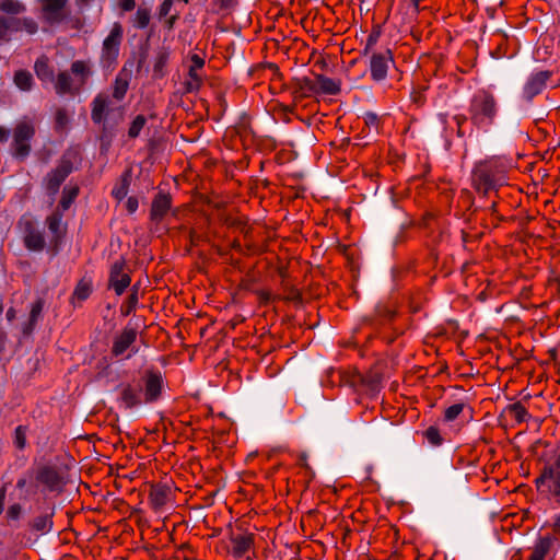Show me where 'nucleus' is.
I'll use <instances>...</instances> for the list:
<instances>
[{
	"instance_id": "nucleus-37",
	"label": "nucleus",
	"mask_w": 560,
	"mask_h": 560,
	"mask_svg": "<svg viewBox=\"0 0 560 560\" xmlns=\"http://www.w3.org/2000/svg\"><path fill=\"white\" fill-rule=\"evenodd\" d=\"M15 444L19 448H23L25 445V431L22 427L15 430Z\"/></svg>"
},
{
	"instance_id": "nucleus-42",
	"label": "nucleus",
	"mask_w": 560,
	"mask_h": 560,
	"mask_svg": "<svg viewBox=\"0 0 560 560\" xmlns=\"http://www.w3.org/2000/svg\"><path fill=\"white\" fill-rule=\"evenodd\" d=\"M113 195L117 198V199H122L126 195H127V187L125 184L120 185L119 187H116L114 188L113 190Z\"/></svg>"
},
{
	"instance_id": "nucleus-31",
	"label": "nucleus",
	"mask_w": 560,
	"mask_h": 560,
	"mask_svg": "<svg viewBox=\"0 0 560 560\" xmlns=\"http://www.w3.org/2000/svg\"><path fill=\"white\" fill-rule=\"evenodd\" d=\"M144 124H145V118L142 115L137 116L133 119V121L129 128V131H128L129 137H131V138L138 137L140 131L142 130Z\"/></svg>"
},
{
	"instance_id": "nucleus-3",
	"label": "nucleus",
	"mask_w": 560,
	"mask_h": 560,
	"mask_svg": "<svg viewBox=\"0 0 560 560\" xmlns=\"http://www.w3.org/2000/svg\"><path fill=\"white\" fill-rule=\"evenodd\" d=\"M498 113V104L494 96L486 91L476 93L470 104V116L478 128L488 129Z\"/></svg>"
},
{
	"instance_id": "nucleus-47",
	"label": "nucleus",
	"mask_w": 560,
	"mask_h": 560,
	"mask_svg": "<svg viewBox=\"0 0 560 560\" xmlns=\"http://www.w3.org/2000/svg\"><path fill=\"white\" fill-rule=\"evenodd\" d=\"M377 36L376 35H370L368 39V46H372L376 43Z\"/></svg>"
},
{
	"instance_id": "nucleus-35",
	"label": "nucleus",
	"mask_w": 560,
	"mask_h": 560,
	"mask_svg": "<svg viewBox=\"0 0 560 560\" xmlns=\"http://www.w3.org/2000/svg\"><path fill=\"white\" fill-rule=\"evenodd\" d=\"M172 7H173V1L172 0H164L162 2V4L160 5V8H159V16H160V19L166 18L170 14V12H171Z\"/></svg>"
},
{
	"instance_id": "nucleus-9",
	"label": "nucleus",
	"mask_w": 560,
	"mask_h": 560,
	"mask_svg": "<svg viewBox=\"0 0 560 560\" xmlns=\"http://www.w3.org/2000/svg\"><path fill=\"white\" fill-rule=\"evenodd\" d=\"M302 89L310 94L335 95L339 92V84L330 78L317 74L313 80L304 79Z\"/></svg>"
},
{
	"instance_id": "nucleus-18",
	"label": "nucleus",
	"mask_w": 560,
	"mask_h": 560,
	"mask_svg": "<svg viewBox=\"0 0 560 560\" xmlns=\"http://www.w3.org/2000/svg\"><path fill=\"white\" fill-rule=\"evenodd\" d=\"M205 61L198 55H192L189 65V79L187 81V90L189 92L199 89L201 84V77L199 71L202 69Z\"/></svg>"
},
{
	"instance_id": "nucleus-36",
	"label": "nucleus",
	"mask_w": 560,
	"mask_h": 560,
	"mask_svg": "<svg viewBox=\"0 0 560 560\" xmlns=\"http://www.w3.org/2000/svg\"><path fill=\"white\" fill-rule=\"evenodd\" d=\"M89 293H90V288L86 283H80L75 291H74V295L79 299V300H84L89 296Z\"/></svg>"
},
{
	"instance_id": "nucleus-21",
	"label": "nucleus",
	"mask_w": 560,
	"mask_h": 560,
	"mask_svg": "<svg viewBox=\"0 0 560 560\" xmlns=\"http://www.w3.org/2000/svg\"><path fill=\"white\" fill-rule=\"evenodd\" d=\"M140 386L126 385L120 392V401L126 408H132L141 404Z\"/></svg>"
},
{
	"instance_id": "nucleus-48",
	"label": "nucleus",
	"mask_w": 560,
	"mask_h": 560,
	"mask_svg": "<svg viewBox=\"0 0 560 560\" xmlns=\"http://www.w3.org/2000/svg\"><path fill=\"white\" fill-rule=\"evenodd\" d=\"M15 314H14V311L13 310H9L7 312V317L9 320H12L14 318Z\"/></svg>"
},
{
	"instance_id": "nucleus-17",
	"label": "nucleus",
	"mask_w": 560,
	"mask_h": 560,
	"mask_svg": "<svg viewBox=\"0 0 560 560\" xmlns=\"http://www.w3.org/2000/svg\"><path fill=\"white\" fill-rule=\"evenodd\" d=\"M61 221L62 214L59 212L50 214L46 220L48 230L51 233L49 243L55 249L58 247L65 232Z\"/></svg>"
},
{
	"instance_id": "nucleus-19",
	"label": "nucleus",
	"mask_w": 560,
	"mask_h": 560,
	"mask_svg": "<svg viewBox=\"0 0 560 560\" xmlns=\"http://www.w3.org/2000/svg\"><path fill=\"white\" fill-rule=\"evenodd\" d=\"M232 552L236 558L245 556L253 546V537L249 534L233 535L231 537Z\"/></svg>"
},
{
	"instance_id": "nucleus-2",
	"label": "nucleus",
	"mask_w": 560,
	"mask_h": 560,
	"mask_svg": "<svg viewBox=\"0 0 560 560\" xmlns=\"http://www.w3.org/2000/svg\"><path fill=\"white\" fill-rule=\"evenodd\" d=\"M535 485L540 495L560 504V452L544 465Z\"/></svg>"
},
{
	"instance_id": "nucleus-46",
	"label": "nucleus",
	"mask_w": 560,
	"mask_h": 560,
	"mask_svg": "<svg viewBox=\"0 0 560 560\" xmlns=\"http://www.w3.org/2000/svg\"><path fill=\"white\" fill-rule=\"evenodd\" d=\"M8 131L0 127V142L5 141L8 139Z\"/></svg>"
},
{
	"instance_id": "nucleus-22",
	"label": "nucleus",
	"mask_w": 560,
	"mask_h": 560,
	"mask_svg": "<svg viewBox=\"0 0 560 560\" xmlns=\"http://www.w3.org/2000/svg\"><path fill=\"white\" fill-rule=\"evenodd\" d=\"M70 172H71V168L67 163H62L61 165H59L54 172H51L48 175V178H47L48 189L51 190L52 192L57 191L60 184L66 179V177L69 175Z\"/></svg>"
},
{
	"instance_id": "nucleus-38",
	"label": "nucleus",
	"mask_w": 560,
	"mask_h": 560,
	"mask_svg": "<svg viewBox=\"0 0 560 560\" xmlns=\"http://www.w3.org/2000/svg\"><path fill=\"white\" fill-rule=\"evenodd\" d=\"M21 512H22L21 506L19 504H13L9 508V510L7 512V516L12 521H16V520H19Z\"/></svg>"
},
{
	"instance_id": "nucleus-25",
	"label": "nucleus",
	"mask_w": 560,
	"mask_h": 560,
	"mask_svg": "<svg viewBox=\"0 0 560 560\" xmlns=\"http://www.w3.org/2000/svg\"><path fill=\"white\" fill-rule=\"evenodd\" d=\"M38 480L42 483H45L50 490H57L60 486V479L58 474L50 468H45L40 470L38 475Z\"/></svg>"
},
{
	"instance_id": "nucleus-15",
	"label": "nucleus",
	"mask_w": 560,
	"mask_h": 560,
	"mask_svg": "<svg viewBox=\"0 0 560 560\" xmlns=\"http://www.w3.org/2000/svg\"><path fill=\"white\" fill-rule=\"evenodd\" d=\"M68 0H43V16L49 23L63 18V8Z\"/></svg>"
},
{
	"instance_id": "nucleus-4",
	"label": "nucleus",
	"mask_w": 560,
	"mask_h": 560,
	"mask_svg": "<svg viewBox=\"0 0 560 560\" xmlns=\"http://www.w3.org/2000/svg\"><path fill=\"white\" fill-rule=\"evenodd\" d=\"M71 73L61 72L56 81V91L58 93H68L79 91L91 75L90 66L84 61H75L71 66Z\"/></svg>"
},
{
	"instance_id": "nucleus-1",
	"label": "nucleus",
	"mask_w": 560,
	"mask_h": 560,
	"mask_svg": "<svg viewBox=\"0 0 560 560\" xmlns=\"http://www.w3.org/2000/svg\"><path fill=\"white\" fill-rule=\"evenodd\" d=\"M24 12V4L18 0L0 1V39H9L18 31H25L31 35L37 32V24L34 20L18 18Z\"/></svg>"
},
{
	"instance_id": "nucleus-40",
	"label": "nucleus",
	"mask_w": 560,
	"mask_h": 560,
	"mask_svg": "<svg viewBox=\"0 0 560 560\" xmlns=\"http://www.w3.org/2000/svg\"><path fill=\"white\" fill-rule=\"evenodd\" d=\"M68 122V115L65 110H58L56 115V124L59 128H63Z\"/></svg>"
},
{
	"instance_id": "nucleus-20",
	"label": "nucleus",
	"mask_w": 560,
	"mask_h": 560,
	"mask_svg": "<svg viewBox=\"0 0 560 560\" xmlns=\"http://www.w3.org/2000/svg\"><path fill=\"white\" fill-rule=\"evenodd\" d=\"M144 386H145V388H144L145 401L147 402L153 401L161 394L162 377L158 374L151 373L145 377Z\"/></svg>"
},
{
	"instance_id": "nucleus-39",
	"label": "nucleus",
	"mask_w": 560,
	"mask_h": 560,
	"mask_svg": "<svg viewBox=\"0 0 560 560\" xmlns=\"http://www.w3.org/2000/svg\"><path fill=\"white\" fill-rule=\"evenodd\" d=\"M42 308H43V305L39 301L33 304L32 310H31V318H30L31 325L37 319V317L39 316V314L42 312Z\"/></svg>"
},
{
	"instance_id": "nucleus-32",
	"label": "nucleus",
	"mask_w": 560,
	"mask_h": 560,
	"mask_svg": "<svg viewBox=\"0 0 560 560\" xmlns=\"http://www.w3.org/2000/svg\"><path fill=\"white\" fill-rule=\"evenodd\" d=\"M464 404H454L445 410V419L447 421L455 420L463 411Z\"/></svg>"
},
{
	"instance_id": "nucleus-27",
	"label": "nucleus",
	"mask_w": 560,
	"mask_h": 560,
	"mask_svg": "<svg viewBox=\"0 0 560 560\" xmlns=\"http://www.w3.org/2000/svg\"><path fill=\"white\" fill-rule=\"evenodd\" d=\"M128 90V81L121 77H118L115 81L113 97L116 102H120Z\"/></svg>"
},
{
	"instance_id": "nucleus-34",
	"label": "nucleus",
	"mask_w": 560,
	"mask_h": 560,
	"mask_svg": "<svg viewBox=\"0 0 560 560\" xmlns=\"http://www.w3.org/2000/svg\"><path fill=\"white\" fill-rule=\"evenodd\" d=\"M34 527L37 530L47 532L51 527V522L47 516H42L34 522Z\"/></svg>"
},
{
	"instance_id": "nucleus-23",
	"label": "nucleus",
	"mask_w": 560,
	"mask_h": 560,
	"mask_svg": "<svg viewBox=\"0 0 560 560\" xmlns=\"http://www.w3.org/2000/svg\"><path fill=\"white\" fill-rule=\"evenodd\" d=\"M171 207V199L167 195L159 194L153 200L151 208V218L154 221H160L168 211Z\"/></svg>"
},
{
	"instance_id": "nucleus-7",
	"label": "nucleus",
	"mask_w": 560,
	"mask_h": 560,
	"mask_svg": "<svg viewBox=\"0 0 560 560\" xmlns=\"http://www.w3.org/2000/svg\"><path fill=\"white\" fill-rule=\"evenodd\" d=\"M34 122L28 118L20 120L13 135V149L18 158H25L30 152V140L34 136Z\"/></svg>"
},
{
	"instance_id": "nucleus-33",
	"label": "nucleus",
	"mask_w": 560,
	"mask_h": 560,
	"mask_svg": "<svg viewBox=\"0 0 560 560\" xmlns=\"http://www.w3.org/2000/svg\"><path fill=\"white\" fill-rule=\"evenodd\" d=\"M511 412L518 421H524L527 416L526 409L518 402L511 406Z\"/></svg>"
},
{
	"instance_id": "nucleus-24",
	"label": "nucleus",
	"mask_w": 560,
	"mask_h": 560,
	"mask_svg": "<svg viewBox=\"0 0 560 560\" xmlns=\"http://www.w3.org/2000/svg\"><path fill=\"white\" fill-rule=\"evenodd\" d=\"M170 490L164 486H153L150 490V502L154 509H161L168 501Z\"/></svg>"
},
{
	"instance_id": "nucleus-6",
	"label": "nucleus",
	"mask_w": 560,
	"mask_h": 560,
	"mask_svg": "<svg viewBox=\"0 0 560 560\" xmlns=\"http://www.w3.org/2000/svg\"><path fill=\"white\" fill-rule=\"evenodd\" d=\"M472 182L478 190L488 192L503 185L505 178L502 172L493 170L489 164H480L472 173Z\"/></svg>"
},
{
	"instance_id": "nucleus-8",
	"label": "nucleus",
	"mask_w": 560,
	"mask_h": 560,
	"mask_svg": "<svg viewBox=\"0 0 560 560\" xmlns=\"http://www.w3.org/2000/svg\"><path fill=\"white\" fill-rule=\"evenodd\" d=\"M114 98L101 94L93 102L92 119L94 122H106L110 117H120L121 109Z\"/></svg>"
},
{
	"instance_id": "nucleus-50",
	"label": "nucleus",
	"mask_w": 560,
	"mask_h": 560,
	"mask_svg": "<svg viewBox=\"0 0 560 560\" xmlns=\"http://www.w3.org/2000/svg\"><path fill=\"white\" fill-rule=\"evenodd\" d=\"M185 2H188V0H184Z\"/></svg>"
},
{
	"instance_id": "nucleus-43",
	"label": "nucleus",
	"mask_w": 560,
	"mask_h": 560,
	"mask_svg": "<svg viewBox=\"0 0 560 560\" xmlns=\"http://www.w3.org/2000/svg\"><path fill=\"white\" fill-rule=\"evenodd\" d=\"M126 205L130 213L135 212L138 209V200L136 198H129Z\"/></svg>"
},
{
	"instance_id": "nucleus-5",
	"label": "nucleus",
	"mask_w": 560,
	"mask_h": 560,
	"mask_svg": "<svg viewBox=\"0 0 560 560\" xmlns=\"http://www.w3.org/2000/svg\"><path fill=\"white\" fill-rule=\"evenodd\" d=\"M25 247L32 252H42L46 242L38 222L31 215L24 214L18 223Z\"/></svg>"
},
{
	"instance_id": "nucleus-10",
	"label": "nucleus",
	"mask_w": 560,
	"mask_h": 560,
	"mask_svg": "<svg viewBox=\"0 0 560 560\" xmlns=\"http://www.w3.org/2000/svg\"><path fill=\"white\" fill-rule=\"evenodd\" d=\"M122 38V28L119 24H114L108 36L104 39L102 50V61L110 65L119 54V47Z\"/></svg>"
},
{
	"instance_id": "nucleus-26",
	"label": "nucleus",
	"mask_w": 560,
	"mask_h": 560,
	"mask_svg": "<svg viewBox=\"0 0 560 560\" xmlns=\"http://www.w3.org/2000/svg\"><path fill=\"white\" fill-rule=\"evenodd\" d=\"M14 83L22 91H28L33 83V78L30 72L20 70L14 74Z\"/></svg>"
},
{
	"instance_id": "nucleus-11",
	"label": "nucleus",
	"mask_w": 560,
	"mask_h": 560,
	"mask_svg": "<svg viewBox=\"0 0 560 560\" xmlns=\"http://www.w3.org/2000/svg\"><path fill=\"white\" fill-rule=\"evenodd\" d=\"M390 62L392 54L389 50L374 54L370 61L371 78L376 82L385 80Z\"/></svg>"
},
{
	"instance_id": "nucleus-49",
	"label": "nucleus",
	"mask_w": 560,
	"mask_h": 560,
	"mask_svg": "<svg viewBox=\"0 0 560 560\" xmlns=\"http://www.w3.org/2000/svg\"><path fill=\"white\" fill-rule=\"evenodd\" d=\"M174 19H175V18H174V16H172V18L168 20V22H167V23H168V26H170V27H172V25H173V23H174Z\"/></svg>"
},
{
	"instance_id": "nucleus-16",
	"label": "nucleus",
	"mask_w": 560,
	"mask_h": 560,
	"mask_svg": "<svg viewBox=\"0 0 560 560\" xmlns=\"http://www.w3.org/2000/svg\"><path fill=\"white\" fill-rule=\"evenodd\" d=\"M548 78V73L544 71L533 73L524 85L525 97L530 100L539 94L544 90Z\"/></svg>"
},
{
	"instance_id": "nucleus-12",
	"label": "nucleus",
	"mask_w": 560,
	"mask_h": 560,
	"mask_svg": "<svg viewBox=\"0 0 560 560\" xmlns=\"http://www.w3.org/2000/svg\"><path fill=\"white\" fill-rule=\"evenodd\" d=\"M553 541L552 536L539 537L532 548L528 560H551Z\"/></svg>"
},
{
	"instance_id": "nucleus-41",
	"label": "nucleus",
	"mask_w": 560,
	"mask_h": 560,
	"mask_svg": "<svg viewBox=\"0 0 560 560\" xmlns=\"http://www.w3.org/2000/svg\"><path fill=\"white\" fill-rule=\"evenodd\" d=\"M427 438L434 444L440 443L439 431L435 428H429L427 430Z\"/></svg>"
},
{
	"instance_id": "nucleus-44",
	"label": "nucleus",
	"mask_w": 560,
	"mask_h": 560,
	"mask_svg": "<svg viewBox=\"0 0 560 560\" xmlns=\"http://www.w3.org/2000/svg\"><path fill=\"white\" fill-rule=\"evenodd\" d=\"M120 5L124 11H130L135 7V0H122Z\"/></svg>"
},
{
	"instance_id": "nucleus-13",
	"label": "nucleus",
	"mask_w": 560,
	"mask_h": 560,
	"mask_svg": "<svg viewBox=\"0 0 560 560\" xmlns=\"http://www.w3.org/2000/svg\"><path fill=\"white\" fill-rule=\"evenodd\" d=\"M137 338V331L133 328H125L114 340L113 354L124 357L127 350L133 345Z\"/></svg>"
},
{
	"instance_id": "nucleus-14",
	"label": "nucleus",
	"mask_w": 560,
	"mask_h": 560,
	"mask_svg": "<svg viewBox=\"0 0 560 560\" xmlns=\"http://www.w3.org/2000/svg\"><path fill=\"white\" fill-rule=\"evenodd\" d=\"M124 264L117 261L110 270V287L120 295L130 284V278L122 271Z\"/></svg>"
},
{
	"instance_id": "nucleus-28",
	"label": "nucleus",
	"mask_w": 560,
	"mask_h": 560,
	"mask_svg": "<svg viewBox=\"0 0 560 560\" xmlns=\"http://www.w3.org/2000/svg\"><path fill=\"white\" fill-rule=\"evenodd\" d=\"M35 72L37 77L43 80H50L51 79V71L49 70L48 62L46 58H39L35 62Z\"/></svg>"
},
{
	"instance_id": "nucleus-30",
	"label": "nucleus",
	"mask_w": 560,
	"mask_h": 560,
	"mask_svg": "<svg viewBox=\"0 0 560 560\" xmlns=\"http://www.w3.org/2000/svg\"><path fill=\"white\" fill-rule=\"evenodd\" d=\"M77 195H78L77 188H65L63 196L60 201L61 208L63 210H67L70 207V205L72 203V201L74 200V198L77 197Z\"/></svg>"
},
{
	"instance_id": "nucleus-45",
	"label": "nucleus",
	"mask_w": 560,
	"mask_h": 560,
	"mask_svg": "<svg viewBox=\"0 0 560 560\" xmlns=\"http://www.w3.org/2000/svg\"><path fill=\"white\" fill-rule=\"evenodd\" d=\"M552 529L555 533L560 534V513L553 517Z\"/></svg>"
},
{
	"instance_id": "nucleus-29",
	"label": "nucleus",
	"mask_w": 560,
	"mask_h": 560,
	"mask_svg": "<svg viewBox=\"0 0 560 560\" xmlns=\"http://www.w3.org/2000/svg\"><path fill=\"white\" fill-rule=\"evenodd\" d=\"M150 22V11L144 8H139L135 14L133 24L139 28H144Z\"/></svg>"
}]
</instances>
